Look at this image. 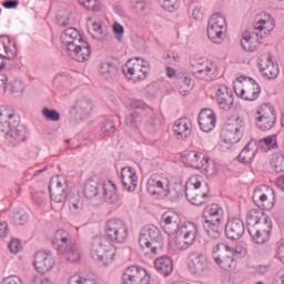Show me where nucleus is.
Instances as JSON below:
<instances>
[{
	"instance_id": "1",
	"label": "nucleus",
	"mask_w": 284,
	"mask_h": 284,
	"mask_svg": "<svg viewBox=\"0 0 284 284\" xmlns=\"http://www.w3.org/2000/svg\"><path fill=\"white\" fill-rule=\"evenodd\" d=\"M276 28V20L270 13H261L253 23V31H244L241 36L240 45L244 52H256L261 48L262 39H267Z\"/></svg>"
},
{
	"instance_id": "2",
	"label": "nucleus",
	"mask_w": 284,
	"mask_h": 284,
	"mask_svg": "<svg viewBox=\"0 0 284 284\" xmlns=\"http://www.w3.org/2000/svg\"><path fill=\"white\" fill-rule=\"evenodd\" d=\"M21 120L12 110L2 106L0 108V136L7 141H17L23 143L28 140L26 129L20 126Z\"/></svg>"
},
{
	"instance_id": "3",
	"label": "nucleus",
	"mask_w": 284,
	"mask_h": 284,
	"mask_svg": "<svg viewBox=\"0 0 284 284\" xmlns=\"http://www.w3.org/2000/svg\"><path fill=\"white\" fill-rule=\"evenodd\" d=\"M55 251L67 263H79L81 261V247L72 240V235L65 230H57L52 239Z\"/></svg>"
},
{
	"instance_id": "4",
	"label": "nucleus",
	"mask_w": 284,
	"mask_h": 284,
	"mask_svg": "<svg viewBox=\"0 0 284 284\" xmlns=\"http://www.w3.org/2000/svg\"><path fill=\"white\" fill-rule=\"evenodd\" d=\"M139 245L151 256L161 254L165 247V240L161 230L154 225L144 226L139 236Z\"/></svg>"
},
{
	"instance_id": "5",
	"label": "nucleus",
	"mask_w": 284,
	"mask_h": 284,
	"mask_svg": "<svg viewBox=\"0 0 284 284\" xmlns=\"http://www.w3.org/2000/svg\"><path fill=\"white\" fill-rule=\"evenodd\" d=\"M241 254V247H231L225 243H217L212 248L213 261L221 270H224V272H232V270H236L235 256Z\"/></svg>"
},
{
	"instance_id": "6",
	"label": "nucleus",
	"mask_w": 284,
	"mask_h": 284,
	"mask_svg": "<svg viewBox=\"0 0 284 284\" xmlns=\"http://www.w3.org/2000/svg\"><path fill=\"white\" fill-rule=\"evenodd\" d=\"M103 190V196L106 203L114 205L120 201L119 193L116 192V184L112 181H108L106 183L99 184V182L94 180H88L84 184V196L85 199H95L99 196V189Z\"/></svg>"
},
{
	"instance_id": "7",
	"label": "nucleus",
	"mask_w": 284,
	"mask_h": 284,
	"mask_svg": "<svg viewBox=\"0 0 284 284\" xmlns=\"http://www.w3.org/2000/svg\"><path fill=\"white\" fill-rule=\"evenodd\" d=\"M201 176H193L185 184V196L192 205L201 206L205 203V199L210 196V184L201 181ZM204 187V191H201Z\"/></svg>"
},
{
	"instance_id": "8",
	"label": "nucleus",
	"mask_w": 284,
	"mask_h": 284,
	"mask_svg": "<svg viewBox=\"0 0 284 284\" xmlns=\"http://www.w3.org/2000/svg\"><path fill=\"white\" fill-rule=\"evenodd\" d=\"M122 72L129 80L144 81L150 73V64L145 59L132 58L126 61L125 65L122 68Z\"/></svg>"
},
{
	"instance_id": "9",
	"label": "nucleus",
	"mask_w": 284,
	"mask_h": 284,
	"mask_svg": "<svg viewBox=\"0 0 284 284\" xmlns=\"http://www.w3.org/2000/svg\"><path fill=\"white\" fill-rule=\"evenodd\" d=\"M255 123L261 132H270L276 125V109L272 103H263L257 108Z\"/></svg>"
},
{
	"instance_id": "10",
	"label": "nucleus",
	"mask_w": 284,
	"mask_h": 284,
	"mask_svg": "<svg viewBox=\"0 0 284 284\" xmlns=\"http://www.w3.org/2000/svg\"><path fill=\"white\" fill-rule=\"evenodd\" d=\"M104 234L108 241L121 245L128 241L129 230L123 221L111 219L105 223Z\"/></svg>"
},
{
	"instance_id": "11",
	"label": "nucleus",
	"mask_w": 284,
	"mask_h": 284,
	"mask_svg": "<svg viewBox=\"0 0 284 284\" xmlns=\"http://www.w3.org/2000/svg\"><path fill=\"white\" fill-rule=\"evenodd\" d=\"M252 201L260 210H273L276 204V191L268 185H260L254 190Z\"/></svg>"
},
{
	"instance_id": "12",
	"label": "nucleus",
	"mask_w": 284,
	"mask_h": 284,
	"mask_svg": "<svg viewBox=\"0 0 284 284\" xmlns=\"http://www.w3.org/2000/svg\"><path fill=\"white\" fill-rule=\"evenodd\" d=\"M244 85L239 92V87L233 85V90L240 99L244 101H256L261 97V85L253 78H243Z\"/></svg>"
},
{
	"instance_id": "13",
	"label": "nucleus",
	"mask_w": 284,
	"mask_h": 284,
	"mask_svg": "<svg viewBox=\"0 0 284 284\" xmlns=\"http://www.w3.org/2000/svg\"><path fill=\"white\" fill-rule=\"evenodd\" d=\"M121 284H150V274L141 266H129L122 274Z\"/></svg>"
},
{
	"instance_id": "14",
	"label": "nucleus",
	"mask_w": 284,
	"mask_h": 284,
	"mask_svg": "<svg viewBox=\"0 0 284 284\" xmlns=\"http://www.w3.org/2000/svg\"><path fill=\"white\" fill-rule=\"evenodd\" d=\"M223 30H225V18L219 13H214L207 24V37L212 43H221L223 41Z\"/></svg>"
},
{
	"instance_id": "15",
	"label": "nucleus",
	"mask_w": 284,
	"mask_h": 284,
	"mask_svg": "<svg viewBox=\"0 0 284 284\" xmlns=\"http://www.w3.org/2000/svg\"><path fill=\"white\" fill-rule=\"evenodd\" d=\"M193 77L201 81H216L219 79V69L210 61H203L193 65Z\"/></svg>"
},
{
	"instance_id": "16",
	"label": "nucleus",
	"mask_w": 284,
	"mask_h": 284,
	"mask_svg": "<svg viewBox=\"0 0 284 284\" xmlns=\"http://www.w3.org/2000/svg\"><path fill=\"white\" fill-rule=\"evenodd\" d=\"M160 226L165 234L174 236L181 230V216L174 212H165L161 216Z\"/></svg>"
},
{
	"instance_id": "17",
	"label": "nucleus",
	"mask_w": 284,
	"mask_h": 284,
	"mask_svg": "<svg viewBox=\"0 0 284 284\" xmlns=\"http://www.w3.org/2000/svg\"><path fill=\"white\" fill-rule=\"evenodd\" d=\"M224 234L229 241H239L245 234V222L239 217H232L226 221Z\"/></svg>"
},
{
	"instance_id": "18",
	"label": "nucleus",
	"mask_w": 284,
	"mask_h": 284,
	"mask_svg": "<svg viewBox=\"0 0 284 284\" xmlns=\"http://www.w3.org/2000/svg\"><path fill=\"white\" fill-rule=\"evenodd\" d=\"M67 54L74 61H78V63H85V61H90V58L92 57V48L90 47V43L82 40L80 43L68 49Z\"/></svg>"
},
{
	"instance_id": "19",
	"label": "nucleus",
	"mask_w": 284,
	"mask_h": 284,
	"mask_svg": "<svg viewBox=\"0 0 284 284\" xmlns=\"http://www.w3.org/2000/svg\"><path fill=\"white\" fill-rule=\"evenodd\" d=\"M207 260L205 254L200 251H191L187 255V268L191 274L201 276L205 272Z\"/></svg>"
},
{
	"instance_id": "20",
	"label": "nucleus",
	"mask_w": 284,
	"mask_h": 284,
	"mask_svg": "<svg viewBox=\"0 0 284 284\" xmlns=\"http://www.w3.org/2000/svg\"><path fill=\"white\" fill-rule=\"evenodd\" d=\"M33 267L39 274H48L54 267V257L51 251H38L34 254Z\"/></svg>"
},
{
	"instance_id": "21",
	"label": "nucleus",
	"mask_w": 284,
	"mask_h": 284,
	"mask_svg": "<svg viewBox=\"0 0 284 284\" xmlns=\"http://www.w3.org/2000/svg\"><path fill=\"white\" fill-rule=\"evenodd\" d=\"M168 185H170V180L159 174H152L148 180L146 190L152 196H163Z\"/></svg>"
},
{
	"instance_id": "22",
	"label": "nucleus",
	"mask_w": 284,
	"mask_h": 284,
	"mask_svg": "<svg viewBox=\"0 0 284 284\" xmlns=\"http://www.w3.org/2000/svg\"><path fill=\"white\" fill-rule=\"evenodd\" d=\"M199 235V226L194 222H184L181 224L176 236L183 240L184 245L190 247L196 242V236Z\"/></svg>"
},
{
	"instance_id": "23",
	"label": "nucleus",
	"mask_w": 284,
	"mask_h": 284,
	"mask_svg": "<svg viewBox=\"0 0 284 284\" xmlns=\"http://www.w3.org/2000/svg\"><path fill=\"white\" fill-rule=\"evenodd\" d=\"M108 241H105V237L101 235H95L92 239L91 242V256L94 261H100L101 263H104V261H108V255L105 252H108Z\"/></svg>"
},
{
	"instance_id": "24",
	"label": "nucleus",
	"mask_w": 284,
	"mask_h": 284,
	"mask_svg": "<svg viewBox=\"0 0 284 284\" xmlns=\"http://www.w3.org/2000/svg\"><path fill=\"white\" fill-rule=\"evenodd\" d=\"M197 123L202 132H212L216 128V112L212 109H202L199 113Z\"/></svg>"
},
{
	"instance_id": "25",
	"label": "nucleus",
	"mask_w": 284,
	"mask_h": 284,
	"mask_svg": "<svg viewBox=\"0 0 284 284\" xmlns=\"http://www.w3.org/2000/svg\"><path fill=\"white\" fill-rule=\"evenodd\" d=\"M215 97L217 105L221 110H225L227 112L231 108H233L234 93H232V90L227 88V85L221 84Z\"/></svg>"
},
{
	"instance_id": "26",
	"label": "nucleus",
	"mask_w": 284,
	"mask_h": 284,
	"mask_svg": "<svg viewBox=\"0 0 284 284\" xmlns=\"http://www.w3.org/2000/svg\"><path fill=\"white\" fill-rule=\"evenodd\" d=\"M121 181L126 192H135L139 185V178L136 171L132 166H124L121 169Z\"/></svg>"
},
{
	"instance_id": "27",
	"label": "nucleus",
	"mask_w": 284,
	"mask_h": 284,
	"mask_svg": "<svg viewBox=\"0 0 284 284\" xmlns=\"http://www.w3.org/2000/svg\"><path fill=\"white\" fill-rule=\"evenodd\" d=\"M61 41L65 47V50H70V48L84 40L79 30L74 28H68L61 33Z\"/></svg>"
},
{
	"instance_id": "28",
	"label": "nucleus",
	"mask_w": 284,
	"mask_h": 284,
	"mask_svg": "<svg viewBox=\"0 0 284 284\" xmlns=\"http://www.w3.org/2000/svg\"><path fill=\"white\" fill-rule=\"evenodd\" d=\"M92 100L88 98L77 100L75 104L72 106V109L75 110L77 118L80 119V121L88 119L90 114H92Z\"/></svg>"
},
{
	"instance_id": "29",
	"label": "nucleus",
	"mask_w": 284,
	"mask_h": 284,
	"mask_svg": "<svg viewBox=\"0 0 284 284\" xmlns=\"http://www.w3.org/2000/svg\"><path fill=\"white\" fill-rule=\"evenodd\" d=\"M49 192L51 200H53L54 203H64L65 199H68L65 186H63V183L59 180L50 181Z\"/></svg>"
},
{
	"instance_id": "30",
	"label": "nucleus",
	"mask_w": 284,
	"mask_h": 284,
	"mask_svg": "<svg viewBox=\"0 0 284 284\" xmlns=\"http://www.w3.org/2000/svg\"><path fill=\"white\" fill-rule=\"evenodd\" d=\"M154 267L162 276L168 277L172 272H174V263L172 258L168 255L158 257L154 261Z\"/></svg>"
},
{
	"instance_id": "31",
	"label": "nucleus",
	"mask_w": 284,
	"mask_h": 284,
	"mask_svg": "<svg viewBox=\"0 0 284 284\" xmlns=\"http://www.w3.org/2000/svg\"><path fill=\"white\" fill-rule=\"evenodd\" d=\"M223 207L219 204L206 205L203 210L202 221H220L223 222Z\"/></svg>"
},
{
	"instance_id": "32",
	"label": "nucleus",
	"mask_w": 284,
	"mask_h": 284,
	"mask_svg": "<svg viewBox=\"0 0 284 284\" xmlns=\"http://www.w3.org/2000/svg\"><path fill=\"white\" fill-rule=\"evenodd\" d=\"M183 159L190 168H194L195 170H201L204 165L203 163H210L209 158H205L203 153H199L196 151H190L183 156Z\"/></svg>"
},
{
	"instance_id": "33",
	"label": "nucleus",
	"mask_w": 284,
	"mask_h": 284,
	"mask_svg": "<svg viewBox=\"0 0 284 284\" xmlns=\"http://www.w3.org/2000/svg\"><path fill=\"white\" fill-rule=\"evenodd\" d=\"M10 45H12L13 49H11ZM0 55L8 60L17 57V43L12 44V40H10L8 36H0Z\"/></svg>"
},
{
	"instance_id": "34",
	"label": "nucleus",
	"mask_w": 284,
	"mask_h": 284,
	"mask_svg": "<svg viewBox=\"0 0 284 284\" xmlns=\"http://www.w3.org/2000/svg\"><path fill=\"white\" fill-rule=\"evenodd\" d=\"M257 152V150L252 149V142H247L236 156V161L242 165H252Z\"/></svg>"
},
{
	"instance_id": "35",
	"label": "nucleus",
	"mask_w": 284,
	"mask_h": 284,
	"mask_svg": "<svg viewBox=\"0 0 284 284\" xmlns=\"http://www.w3.org/2000/svg\"><path fill=\"white\" fill-rule=\"evenodd\" d=\"M221 220H202V227L210 239H221Z\"/></svg>"
},
{
	"instance_id": "36",
	"label": "nucleus",
	"mask_w": 284,
	"mask_h": 284,
	"mask_svg": "<svg viewBox=\"0 0 284 284\" xmlns=\"http://www.w3.org/2000/svg\"><path fill=\"white\" fill-rule=\"evenodd\" d=\"M173 132L178 140L187 139L192 134V129L187 123L186 118H181L176 120L173 124Z\"/></svg>"
},
{
	"instance_id": "37",
	"label": "nucleus",
	"mask_w": 284,
	"mask_h": 284,
	"mask_svg": "<svg viewBox=\"0 0 284 284\" xmlns=\"http://www.w3.org/2000/svg\"><path fill=\"white\" fill-rule=\"evenodd\" d=\"M266 215L265 212H263L260 209H251L246 213V230L250 232V230H254V226Z\"/></svg>"
},
{
	"instance_id": "38",
	"label": "nucleus",
	"mask_w": 284,
	"mask_h": 284,
	"mask_svg": "<svg viewBox=\"0 0 284 284\" xmlns=\"http://www.w3.org/2000/svg\"><path fill=\"white\" fill-rule=\"evenodd\" d=\"M256 145L263 152H272V150H278V140L276 134H273L257 141Z\"/></svg>"
},
{
	"instance_id": "39",
	"label": "nucleus",
	"mask_w": 284,
	"mask_h": 284,
	"mask_svg": "<svg viewBox=\"0 0 284 284\" xmlns=\"http://www.w3.org/2000/svg\"><path fill=\"white\" fill-rule=\"evenodd\" d=\"M261 72L266 79H276L278 77V64L272 61V55H268L264 65L262 64Z\"/></svg>"
},
{
	"instance_id": "40",
	"label": "nucleus",
	"mask_w": 284,
	"mask_h": 284,
	"mask_svg": "<svg viewBox=\"0 0 284 284\" xmlns=\"http://www.w3.org/2000/svg\"><path fill=\"white\" fill-rule=\"evenodd\" d=\"M241 118H236L235 120V125L230 126L226 130L225 133V141H229L232 145H234V143H239V141H241V139H243V134L241 133V126H239V121Z\"/></svg>"
},
{
	"instance_id": "41",
	"label": "nucleus",
	"mask_w": 284,
	"mask_h": 284,
	"mask_svg": "<svg viewBox=\"0 0 284 284\" xmlns=\"http://www.w3.org/2000/svg\"><path fill=\"white\" fill-rule=\"evenodd\" d=\"M253 243L256 245H264V243H267L270 241L272 233H267L266 231H261L260 229H251L247 231Z\"/></svg>"
},
{
	"instance_id": "42",
	"label": "nucleus",
	"mask_w": 284,
	"mask_h": 284,
	"mask_svg": "<svg viewBox=\"0 0 284 284\" xmlns=\"http://www.w3.org/2000/svg\"><path fill=\"white\" fill-rule=\"evenodd\" d=\"M99 72L104 79H112V77L119 74V68H116V64L113 62H102Z\"/></svg>"
},
{
	"instance_id": "43",
	"label": "nucleus",
	"mask_w": 284,
	"mask_h": 284,
	"mask_svg": "<svg viewBox=\"0 0 284 284\" xmlns=\"http://www.w3.org/2000/svg\"><path fill=\"white\" fill-rule=\"evenodd\" d=\"M142 121L143 115H141L140 109L132 111L131 113H129V115L125 116V125H128L129 128H139Z\"/></svg>"
},
{
	"instance_id": "44",
	"label": "nucleus",
	"mask_w": 284,
	"mask_h": 284,
	"mask_svg": "<svg viewBox=\"0 0 284 284\" xmlns=\"http://www.w3.org/2000/svg\"><path fill=\"white\" fill-rule=\"evenodd\" d=\"M164 199H169V201H179L181 196H183V190L181 186H171L166 185L164 194L162 195Z\"/></svg>"
},
{
	"instance_id": "45",
	"label": "nucleus",
	"mask_w": 284,
	"mask_h": 284,
	"mask_svg": "<svg viewBox=\"0 0 284 284\" xmlns=\"http://www.w3.org/2000/svg\"><path fill=\"white\" fill-rule=\"evenodd\" d=\"M144 126L148 132L154 134L161 128V119L156 118V115H150L145 119Z\"/></svg>"
},
{
	"instance_id": "46",
	"label": "nucleus",
	"mask_w": 284,
	"mask_h": 284,
	"mask_svg": "<svg viewBox=\"0 0 284 284\" xmlns=\"http://www.w3.org/2000/svg\"><path fill=\"white\" fill-rule=\"evenodd\" d=\"M271 168L278 174L284 172V154L275 153L271 160Z\"/></svg>"
},
{
	"instance_id": "47",
	"label": "nucleus",
	"mask_w": 284,
	"mask_h": 284,
	"mask_svg": "<svg viewBox=\"0 0 284 284\" xmlns=\"http://www.w3.org/2000/svg\"><path fill=\"white\" fill-rule=\"evenodd\" d=\"M254 227L255 230H261L262 232H267L272 234V217H270V215L266 214Z\"/></svg>"
},
{
	"instance_id": "48",
	"label": "nucleus",
	"mask_w": 284,
	"mask_h": 284,
	"mask_svg": "<svg viewBox=\"0 0 284 284\" xmlns=\"http://www.w3.org/2000/svg\"><path fill=\"white\" fill-rule=\"evenodd\" d=\"M42 114L44 116V119H47V121H61V113H59V111L54 110V109H50L48 106H45L42 110Z\"/></svg>"
},
{
	"instance_id": "49",
	"label": "nucleus",
	"mask_w": 284,
	"mask_h": 284,
	"mask_svg": "<svg viewBox=\"0 0 284 284\" xmlns=\"http://www.w3.org/2000/svg\"><path fill=\"white\" fill-rule=\"evenodd\" d=\"M180 90L181 88H184L182 91H180V94H182L183 97H187V92H190V89L194 85L192 84V78L190 77H184L181 81H180Z\"/></svg>"
},
{
	"instance_id": "50",
	"label": "nucleus",
	"mask_w": 284,
	"mask_h": 284,
	"mask_svg": "<svg viewBox=\"0 0 284 284\" xmlns=\"http://www.w3.org/2000/svg\"><path fill=\"white\" fill-rule=\"evenodd\" d=\"M81 6L87 8V10H92V12H99L101 10V4L97 0H78Z\"/></svg>"
},
{
	"instance_id": "51",
	"label": "nucleus",
	"mask_w": 284,
	"mask_h": 284,
	"mask_svg": "<svg viewBox=\"0 0 284 284\" xmlns=\"http://www.w3.org/2000/svg\"><path fill=\"white\" fill-rule=\"evenodd\" d=\"M160 6L169 12H174L179 8V0H160Z\"/></svg>"
},
{
	"instance_id": "52",
	"label": "nucleus",
	"mask_w": 284,
	"mask_h": 284,
	"mask_svg": "<svg viewBox=\"0 0 284 284\" xmlns=\"http://www.w3.org/2000/svg\"><path fill=\"white\" fill-rule=\"evenodd\" d=\"M68 284H99V282H97V280H83L81 276L73 275L69 278Z\"/></svg>"
},
{
	"instance_id": "53",
	"label": "nucleus",
	"mask_w": 284,
	"mask_h": 284,
	"mask_svg": "<svg viewBox=\"0 0 284 284\" xmlns=\"http://www.w3.org/2000/svg\"><path fill=\"white\" fill-rule=\"evenodd\" d=\"M101 132H103V134H114V132H116L114 121L105 120L103 126L101 128Z\"/></svg>"
},
{
	"instance_id": "54",
	"label": "nucleus",
	"mask_w": 284,
	"mask_h": 284,
	"mask_svg": "<svg viewBox=\"0 0 284 284\" xmlns=\"http://www.w3.org/2000/svg\"><path fill=\"white\" fill-rule=\"evenodd\" d=\"M11 223H13V225H26L28 223V215L26 214H21V213H14L11 216Z\"/></svg>"
},
{
	"instance_id": "55",
	"label": "nucleus",
	"mask_w": 284,
	"mask_h": 284,
	"mask_svg": "<svg viewBox=\"0 0 284 284\" xmlns=\"http://www.w3.org/2000/svg\"><path fill=\"white\" fill-rule=\"evenodd\" d=\"M57 24L60 28H68V26H70V14L58 13Z\"/></svg>"
},
{
	"instance_id": "56",
	"label": "nucleus",
	"mask_w": 284,
	"mask_h": 284,
	"mask_svg": "<svg viewBox=\"0 0 284 284\" xmlns=\"http://www.w3.org/2000/svg\"><path fill=\"white\" fill-rule=\"evenodd\" d=\"M9 251L11 254H19L20 250H23V246L21 245V241L13 239L8 244Z\"/></svg>"
},
{
	"instance_id": "57",
	"label": "nucleus",
	"mask_w": 284,
	"mask_h": 284,
	"mask_svg": "<svg viewBox=\"0 0 284 284\" xmlns=\"http://www.w3.org/2000/svg\"><path fill=\"white\" fill-rule=\"evenodd\" d=\"M113 32H114L118 41H121V38L125 33V28H123V26L121 23L114 22L113 23Z\"/></svg>"
},
{
	"instance_id": "58",
	"label": "nucleus",
	"mask_w": 284,
	"mask_h": 284,
	"mask_svg": "<svg viewBox=\"0 0 284 284\" xmlns=\"http://www.w3.org/2000/svg\"><path fill=\"white\" fill-rule=\"evenodd\" d=\"M165 63H168V65H175V63H179L180 57L178 53L174 52H169L165 55Z\"/></svg>"
},
{
	"instance_id": "59",
	"label": "nucleus",
	"mask_w": 284,
	"mask_h": 284,
	"mask_svg": "<svg viewBox=\"0 0 284 284\" xmlns=\"http://www.w3.org/2000/svg\"><path fill=\"white\" fill-rule=\"evenodd\" d=\"M69 207L72 212H81L83 210V201L80 199L70 202Z\"/></svg>"
},
{
	"instance_id": "60",
	"label": "nucleus",
	"mask_w": 284,
	"mask_h": 284,
	"mask_svg": "<svg viewBox=\"0 0 284 284\" xmlns=\"http://www.w3.org/2000/svg\"><path fill=\"white\" fill-rule=\"evenodd\" d=\"M31 284H52V282L48 277L33 276Z\"/></svg>"
},
{
	"instance_id": "61",
	"label": "nucleus",
	"mask_w": 284,
	"mask_h": 284,
	"mask_svg": "<svg viewBox=\"0 0 284 284\" xmlns=\"http://www.w3.org/2000/svg\"><path fill=\"white\" fill-rule=\"evenodd\" d=\"M2 284H23V282H21V278H19L18 276L11 275L3 278Z\"/></svg>"
},
{
	"instance_id": "62",
	"label": "nucleus",
	"mask_w": 284,
	"mask_h": 284,
	"mask_svg": "<svg viewBox=\"0 0 284 284\" xmlns=\"http://www.w3.org/2000/svg\"><path fill=\"white\" fill-rule=\"evenodd\" d=\"M203 17H205V13L203 12V9L201 7H195L193 9V18L196 21H201L203 19Z\"/></svg>"
},
{
	"instance_id": "63",
	"label": "nucleus",
	"mask_w": 284,
	"mask_h": 284,
	"mask_svg": "<svg viewBox=\"0 0 284 284\" xmlns=\"http://www.w3.org/2000/svg\"><path fill=\"white\" fill-rule=\"evenodd\" d=\"M3 8L7 10H12V8H17L19 6V0H6L2 3Z\"/></svg>"
},
{
	"instance_id": "64",
	"label": "nucleus",
	"mask_w": 284,
	"mask_h": 284,
	"mask_svg": "<svg viewBox=\"0 0 284 284\" xmlns=\"http://www.w3.org/2000/svg\"><path fill=\"white\" fill-rule=\"evenodd\" d=\"M23 90V84H21V81H13L11 82V92H21Z\"/></svg>"
}]
</instances>
